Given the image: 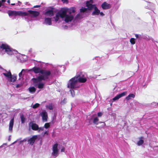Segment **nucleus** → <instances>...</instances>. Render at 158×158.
I'll return each mask as SVG.
<instances>
[{
	"instance_id": "obj_38",
	"label": "nucleus",
	"mask_w": 158,
	"mask_h": 158,
	"mask_svg": "<svg viewBox=\"0 0 158 158\" xmlns=\"http://www.w3.org/2000/svg\"><path fill=\"white\" fill-rule=\"evenodd\" d=\"M23 85L22 84H18L16 85V87L17 88L21 87Z\"/></svg>"
},
{
	"instance_id": "obj_41",
	"label": "nucleus",
	"mask_w": 158,
	"mask_h": 158,
	"mask_svg": "<svg viewBox=\"0 0 158 158\" xmlns=\"http://www.w3.org/2000/svg\"><path fill=\"white\" fill-rule=\"evenodd\" d=\"M40 7V5H35L34 6V7L35 8H38Z\"/></svg>"
},
{
	"instance_id": "obj_24",
	"label": "nucleus",
	"mask_w": 158,
	"mask_h": 158,
	"mask_svg": "<svg viewBox=\"0 0 158 158\" xmlns=\"http://www.w3.org/2000/svg\"><path fill=\"white\" fill-rule=\"evenodd\" d=\"M44 83L40 82L38 85V88L40 89H42L44 87Z\"/></svg>"
},
{
	"instance_id": "obj_16",
	"label": "nucleus",
	"mask_w": 158,
	"mask_h": 158,
	"mask_svg": "<svg viewBox=\"0 0 158 158\" xmlns=\"http://www.w3.org/2000/svg\"><path fill=\"white\" fill-rule=\"evenodd\" d=\"M44 14L46 15L52 17L54 15V11L52 10H49L46 11Z\"/></svg>"
},
{
	"instance_id": "obj_23",
	"label": "nucleus",
	"mask_w": 158,
	"mask_h": 158,
	"mask_svg": "<svg viewBox=\"0 0 158 158\" xmlns=\"http://www.w3.org/2000/svg\"><path fill=\"white\" fill-rule=\"evenodd\" d=\"M135 95L134 94H129L127 97L126 98V99L127 100H128L130 99L131 98H135Z\"/></svg>"
},
{
	"instance_id": "obj_46",
	"label": "nucleus",
	"mask_w": 158,
	"mask_h": 158,
	"mask_svg": "<svg viewBox=\"0 0 158 158\" xmlns=\"http://www.w3.org/2000/svg\"><path fill=\"white\" fill-rule=\"evenodd\" d=\"M135 37L136 38H139V36L137 34H135Z\"/></svg>"
},
{
	"instance_id": "obj_52",
	"label": "nucleus",
	"mask_w": 158,
	"mask_h": 158,
	"mask_svg": "<svg viewBox=\"0 0 158 158\" xmlns=\"http://www.w3.org/2000/svg\"><path fill=\"white\" fill-rule=\"evenodd\" d=\"M11 5L14 6V5H15V3H11Z\"/></svg>"
},
{
	"instance_id": "obj_19",
	"label": "nucleus",
	"mask_w": 158,
	"mask_h": 158,
	"mask_svg": "<svg viewBox=\"0 0 158 158\" xmlns=\"http://www.w3.org/2000/svg\"><path fill=\"white\" fill-rule=\"evenodd\" d=\"M14 118H12L10 121L9 123V130L11 131H12L13 127L14 125Z\"/></svg>"
},
{
	"instance_id": "obj_50",
	"label": "nucleus",
	"mask_w": 158,
	"mask_h": 158,
	"mask_svg": "<svg viewBox=\"0 0 158 158\" xmlns=\"http://www.w3.org/2000/svg\"><path fill=\"white\" fill-rule=\"evenodd\" d=\"M18 2L19 3V5L20 6L21 4V2L19 1H18Z\"/></svg>"
},
{
	"instance_id": "obj_39",
	"label": "nucleus",
	"mask_w": 158,
	"mask_h": 158,
	"mask_svg": "<svg viewBox=\"0 0 158 158\" xmlns=\"http://www.w3.org/2000/svg\"><path fill=\"white\" fill-rule=\"evenodd\" d=\"M102 113H101V112H99L98 113V117H101V116H102Z\"/></svg>"
},
{
	"instance_id": "obj_43",
	"label": "nucleus",
	"mask_w": 158,
	"mask_h": 158,
	"mask_svg": "<svg viewBox=\"0 0 158 158\" xmlns=\"http://www.w3.org/2000/svg\"><path fill=\"white\" fill-rule=\"evenodd\" d=\"M48 131H45L44 133V135H48Z\"/></svg>"
},
{
	"instance_id": "obj_55",
	"label": "nucleus",
	"mask_w": 158,
	"mask_h": 158,
	"mask_svg": "<svg viewBox=\"0 0 158 158\" xmlns=\"http://www.w3.org/2000/svg\"><path fill=\"white\" fill-rule=\"evenodd\" d=\"M53 135H52V136H53Z\"/></svg>"
},
{
	"instance_id": "obj_44",
	"label": "nucleus",
	"mask_w": 158,
	"mask_h": 158,
	"mask_svg": "<svg viewBox=\"0 0 158 158\" xmlns=\"http://www.w3.org/2000/svg\"><path fill=\"white\" fill-rule=\"evenodd\" d=\"M100 15L102 16H103L104 15V14H103V13L102 12H100V13H99Z\"/></svg>"
},
{
	"instance_id": "obj_47",
	"label": "nucleus",
	"mask_w": 158,
	"mask_h": 158,
	"mask_svg": "<svg viewBox=\"0 0 158 158\" xmlns=\"http://www.w3.org/2000/svg\"><path fill=\"white\" fill-rule=\"evenodd\" d=\"M89 1H90V3L92 4L93 3V0H90Z\"/></svg>"
},
{
	"instance_id": "obj_40",
	"label": "nucleus",
	"mask_w": 158,
	"mask_h": 158,
	"mask_svg": "<svg viewBox=\"0 0 158 158\" xmlns=\"http://www.w3.org/2000/svg\"><path fill=\"white\" fill-rule=\"evenodd\" d=\"M38 130H39V131H42L44 130V128L43 127H39Z\"/></svg>"
},
{
	"instance_id": "obj_7",
	"label": "nucleus",
	"mask_w": 158,
	"mask_h": 158,
	"mask_svg": "<svg viewBox=\"0 0 158 158\" xmlns=\"http://www.w3.org/2000/svg\"><path fill=\"white\" fill-rule=\"evenodd\" d=\"M29 126L31 127V129L34 131H37L39 128L38 125L36 123H33L32 121L30 122Z\"/></svg>"
},
{
	"instance_id": "obj_25",
	"label": "nucleus",
	"mask_w": 158,
	"mask_h": 158,
	"mask_svg": "<svg viewBox=\"0 0 158 158\" xmlns=\"http://www.w3.org/2000/svg\"><path fill=\"white\" fill-rule=\"evenodd\" d=\"M30 92L32 93V92H35L36 91V89L34 87H30L28 88Z\"/></svg>"
},
{
	"instance_id": "obj_32",
	"label": "nucleus",
	"mask_w": 158,
	"mask_h": 158,
	"mask_svg": "<svg viewBox=\"0 0 158 158\" xmlns=\"http://www.w3.org/2000/svg\"><path fill=\"white\" fill-rule=\"evenodd\" d=\"M70 91L71 95L73 97H74L75 96V92L73 89L70 90Z\"/></svg>"
},
{
	"instance_id": "obj_53",
	"label": "nucleus",
	"mask_w": 158,
	"mask_h": 158,
	"mask_svg": "<svg viewBox=\"0 0 158 158\" xmlns=\"http://www.w3.org/2000/svg\"><path fill=\"white\" fill-rule=\"evenodd\" d=\"M23 141L26 142V139H24L23 140Z\"/></svg>"
},
{
	"instance_id": "obj_14",
	"label": "nucleus",
	"mask_w": 158,
	"mask_h": 158,
	"mask_svg": "<svg viewBox=\"0 0 158 158\" xmlns=\"http://www.w3.org/2000/svg\"><path fill=\"white\" fill-rule=\"evenodd\" d=\"M86 6L88 7V9L89 10H92L94 8L95 6L94 5H92L91 3H90V1H87L86 2Z\"/></svg>"
},
{
	"instance_id": "obj_45",
	"label": "nucleus",
	"mask_w": 158,
	"mask_h": 158,
	"mask_svg": "<svg viewBox=\"0 0 158 158\" xmlns=\"http://www.w3.org/2000/svg\"><path fill=\"white\" fill-rule=\"evenodd\" d=\"M100 123H103L104 124H103V125L102 126L103 127L106 125V124H105V123L104 122H100Z\"/></svg>"
},
{
	"instance_id": "obj_12",
	"label": "nucleus",
	"mask_w": 158,
	"mask_h": 158,
	"mask_svg": "<svg viewBox=\"0 0 158 158\" xmlns=\"http://www.w3.org/2000/svg\"><path fill=\"white\" fill-rule=\"evenodd\" d=\"M42 117L43 121L46 122L47 121L48 116V114L46 112L44 111L42 113Z\"/></svg>"
},
{
	"instance_id": "obj_17",
	"label": "nucleus",
	"mask_w": 158,
	"mask_h": 158,
	"mask_svg": "<svg viewBox=\"0 0 158 158\" xmlns=\"http://www.w3.org/2000/svg\"><path fill=\"white\" fill-rule=\"evenodd\" d=\"M8 13L9 16L13 15H18V11L10 10L8 11Z\"/></svg>"
},
{
	"instance_id": "obj_34",
	"label": "nucleus",
	"mask_w": 158,
	"mask_h": 158,
	"mask_svg": "<svg viewBox=\"0 0 158 158\" xmlns=\"http://www.w3.org/2000/svg\"><path fill=\"white\" fill-rule=\"evenodd\" d=\"M59 17H60L57 13H56V19H55V20L56 22L59 19Z\"/></svg>"
},
{
	"instance_id": "obj_31",
	"label": "nucleus",
	"mask_w": 158,
	"mask_h": 158,
	"mask_svg": "<svg viewBox=\"0 0 158 158\" xmlns=\"http://www.w3.org/2000/svg\"><path fill=\"white\" fill-rule=\"evenodd\" d=\"M40 106V104L38 103H36L33 105L32 108L34 109H35L38 107Z\"/></svg>"
},
{
	"instance_id": "obj_15",
	"label": "nucleus",
	"mask_w": 158,
	"mask_h": 158,
	"mask_svg": "<svg viewBox=\"0 0 158 158\" xmlns=\"http://www.w3.org/2000/svg\"><path fill=\"white\" fill-rule=\"evenodd\" d=\"M94 11L92 13V15H98L100 13V10L96 6L94 7Z\"/></svg>"
},
{
	"instance_id": "obj_37",
	"label": "nucleus",
	"mask_w": 158,
	"mask_h": 158,
	"mask_svg": "<svg viewBox=\"0 0 158 158\" xmlns=\"http://www.w3.org/2000/svg\"><path fill=\"white\" fill-rule=\"evenodd\" d=\"M25 70L24 69H22L21 71L19 73V75L20 77H21L22 75V72L23 71H24Z\"/></svg>"
},
{
	"instance_id": "obj_57",
	"label": "nucleus",
	"mask_w": 158,
	"mask_h": 158,
	"mask_svg": "<svg viewBox=\"0 0 158 158\" xmlns=\"http://www.w3.org/2000/svg\"><path fill=\"white\" fill-rule=\"evenodd\" d=\"M157 104H158V103H157Z\"/></svg>"
},
{
	"instance_id": "obj_33",
	"label": "nucleus",
	"mask_w": 158,
	"mask_h": 158,
	"mask_svg": "<svg viewBox=\"0 0 158 158\" xmlns=\"http://www.w3.org/2000/svg\"><path fill=\"white\" fill-rule=\"evenodd\" d=\"M48 108L50 110H52L53 109V106L52 104L51 103L49 104Z\"/></svg>"
},
{
	"instance_id": "obj_30",
	"label": "nucleus",
	"mask_w": 158,
	"mask_h": 158,
	"mask_svg": "<svg viewBox=\"0 0 158 158\" xmlns=\"http://www.w3.org/2000/svg\"><path fill=\"white\" fill-rule=\"evenodd\" d=\"M130 42L132 44H135V39L134 38H131L130 40Z\"/></svg>"
},
{
	"instance_id": "obj_35",
	"label": "nucleus",
	"mask_w": 158,
	"mask_h": 158,
	"mask_svg": "<svg viewBox=\"0 0 158 158\" xmlns=\"http://www.w3.org/2000/svg\"><path fill=\"white\" fill-rule=\"evenodd\" d=\"M66 100H67L66 98H64L63 99V100H62V101H61L60 102V103L61 104H64L66 102Z\"/></svg>"
},
{
	"instance_id": "obj_42",
	"label": "nucleus",
	"mask_w": 158,
	"mask_h": 158,
	"mask_svg": "<svg viewBox=\"0 0 158 158\" xmlns=\"http://www.w3.org/2000/svg\"><path fill=\"white\" fill-rule=\"evenodd\" d=\"M65 150V148L64 147H62V148L61 149V152H64Z\"/></svg>"
},
{
	"instance_id": "obj_28",
	"label": "nucleus",
	"mask_w": 158,
	"mask_h": 158,
	"mask_svg": "<svg viewBox=\"0 0 158 158\" xmlns=\"http://www.w3.org/2000/svg\"><path fill=\"white\" fill-rule=\"evenodd\" d=\"M50 127V124L49 123H46L44 125V127L47 129L49 127Z\"/></svg>"
},
{
	"instance_id": "obj_27",
	"label": "nucleus",
	"mask_w": 158,
	"mask_h": 158,
	"mask_svg": "<svg viewBox=\"0 0 158 158\" xmlns=\"http://www.w3.org/2000/svg\"><path fill=\"white\" fill-rule=\"evenodd\" d=\"M98 121H99L98 118L97 117H96L94 118V119L93 120V123L94 124L97 125L98 124Z\"/></svg>"
},
{
	"instance_id": "obj_26",
	"label": "nucleus",
	"mask_w": 158,
	"mask_h": 158,
	"mask_svg": "<svg viewBox=\"0 0 158 158\" xmlns=\"http://www.w3.org/2000/svg\"><path fill=\"white\" fill-rule=\"evenodd\" d=\"M21 121L22 123H24L25 122V118L23 114H22L20 116Z\"/></svg>"
},
{
	"instance_id": "obj_2",
	"label": "nucleus",
	"mask_w": 158,
	"mask_h": 158,
	"mask_svg": "<svg viewBox=\"0 0 158 158\" xmlns=\"http://www.w3.org/2000/svg\"><path fill=\"white\" fill-rule=\"evenodd\" d=\"M77 78L78 77H74L70 79L68 84L67 87L72 89L76 88V85L77 82Z\"/></svg>"
},
{
	"instance_id": "obj_1",
	"label": "nucleus",
	"mask_w": 158,
	"mask_h": 158,
	"mask_svg": "<svg viewBox=\"0 0 158 158\" xmlns=\"http://www.w3.org/2000/svg\"><path fill=\"white\" fill-rule=\"evenodd\" d=\"M32 70L35 73H41L42 75H39L36 78H33L32 79L33 82L35 85L36 86V84L38 81H41L42 80L45 81H49V76L51 74L50 71L44 69H41L40 67H34L32 68Z\"/></svg>"
},
{
	"instance_id": "obj_51",
	"label": "nucleus",
	"mask_w": 158,
	"mask_h": 158,
	"mask_svg": "<svg viewBox=\"0 0 158 158\" xmlns=\"http://www.w3.org/2000/svg\"><path fill=\"white\" fill-rule=\"evenodd\" d=\"M10 0H8L7 1V2L8 3H9V4H10Z\"/></svg>"
},
{
	"instance_id": "obj_29",
	"label": "nucleus",
	"mask_w": 158,
	"mask_h": 158,
	"mask_svg": "<svg viewBox=\"0 0 158 158\" xmlns=\"http://www.w3.org/2000/svg\"><path fill=\"white\" fill-rule=\"evenodd\" d=\"M87 9L85 7H82L80 9V11L81 12H85L86 11Z\"/></svg>"
},
{
	"instance_id": "obj_48",
	"label": "nucleus",
	"mask_w": 158,
	"mask_h": 158,
	"mask_svg": "<svg viewBox=\"0 0 158 158\" xmlns=\"http://www.w3.org/2000/svg\"><path fill=\"white\" fill-rule=\"evenodd\" d=\"M6 1V0H2V2H4Z\"/></svg>"
},
{
	"instance_id": "obj_22",
	"label": "nucleus",
	"mask_w": 158,
	"mask_h": 158,
	"mask_svg": "<svg viewBox=\"0 0 158 158\" xmlns=\"http://www.w3.org/2000/svg\"><path fill=\"white\" fill-rule=\"evenodd\" d=\"M77 77V81H78L80 82L84 83L86 81V79L85 78H81V77Z\"/></svg>"
},
{
	"instance_id": "obj_36",
	"label": "nucleus",
	"mask_w": 158,
	"mask_h": 158,
	"mask_svg": "<svg viewBox=\"0 0 158 158\" xmlns=\"http://www.w3.org/2000/svg\"><path fill=\"white\" fill-rule=\"evenodd\" d=\"M75 12V10L74 9V8L73 7L71 9V11L69 12V14H71L72 13H73Z\"/></svg>"
},
{
	"instance_id": "obj_18",
	"label": "nucleus",
	"mask_w": 158,
	"mask_h": 158,
	"mask_svg": "<svg viewBox=\"0 0 158 158\" xmlns=\"http://www.w3.org/2000/svg\"><path fill=\"white\" fill-rule=\"evenodd\" d=\"M29 15V12H23L21 11H18V15H20L22 16H25Z\"/></svg>"
},
{
	"instance_id": "obj_21",
	"label": "nucleus",
	"mask_w": 158,
	"mask_h": 158,
	"mask_svg": "<svg viewBox=\"0 0 158 158\" xmlns=\"http://www.w3.org/2000/svg\"><path fill=\"white\" fill-rule=\"evenodd\" d=\"M143 139V136H141L139 138V139L140 140L138 141L137 143L138 145H141L143 143L144 141Z\"/></svg>"
},
{
	"instance_id": "obj_13",
	"label": "nucleus",
	"mask_w": 158,
	"mask_h": 158,
	"mask_svg": "<svg viewBox=\"0 0 158 158\" xmlns=\"http://www.w3.org/2000/svg\"><path fill=\"white\" fill-rule=\"evenodd\" d=\"M65 17L64 20L66 23H68L69 22H71L73 18V16L72 15H66Z\"/></svg>"
},
{
	"instance_id": "obj_56",
	"label": "nucleus",
	"mask_w": 158,
	"mask_h": 158,
	"mask_svg": "<svg viewBox=\"0 0 158 158\" xmlns=\"http://www.w3.org/2000/svg\"><path fill=\"white\" fill-rule=\"evenodd\" d=\"M53 135H52V136H53Z\"/></svg>"
},
{
	"instance_id": "obj_54",
	"label": "nucleus",
	"mask_w": 158,
	"mask_h": 158,
	"mask_svg": "<svg viewBox=\"0 0 158 158\" xmlns=\"http://www.w3.org/2000/svg\"><path fill=\"white\" fill-rule=\"evenodd\" d=\"M68 0H64V2H65V1H67Z\"/></svg>"
},
{
	"instance_id": "obj_8",
	"label": "nucleus",
	"mask_w": 158,
	"mask_h": 158,
	"mask_svg": "<svg viewBox=\"0 0 158 158\" xmlns=\"http://www.w3.org/2000/svg\"><path fill=\"white\" fill-rule=\"evenodd\" d=\"M101 7L104 10H107L111 7V5L110 4L105 2L102 4Z\"/></svg>"
},
{
	"instance_id": "obj_10",
	"label": "nucleus",
	"mask_w": 158,
	"mask_h": 158,
	"mask_svg": "<svg viewBox=\"0 0 158 158\" xmlns=\"http://www.w3.org/2000/svg\"><path fill=\"white\" fill-rule=\"evenodd\" d=\"M28 12L29 13V15H32L33 17H36L39 16L40 15V13L37 11H33L32 10H28Z\"/></svg>"
},
{
	"instance_id": "obj_49",
	"label": "nucleus",
	"mask_w": 158,
	"mask_h": 158,
	"mask_svg": "<svg viewBox=\"0 0 158 158\" xmlns=\"http://www.w3.org/2000/svg\"><path fill=\"white\" fill-rule=\"evenodd\" d=\"M2 5V4L1 1H0V7Z\"/></svg>"
},
{
	"instance_id": "obj_11",
	"label": "nucleus",
	"mask_w": 158,
	"mask_h": 158,
	"mask_svg": "<svg viewBox=\"0 0 158 158\" xmlns=\"http://www.w3.org/2000/svg\"><path fill=\"white\" fill-rule=\"evenodd\" d=\"M57 13L60 17L62 18L65 17L67 15V11L65 10H63L61 11L58 12Z\"/></svg>"
},
{
	"instance_id": "obj_6",
	"label": "nucleus",
	"mask_w": 158,
	"mask_h": 158,
	"mask_svg": "<svg viewBox=\"0 0 158 158\" xmlns=\"http://www.w3.org/2000/svg\"><path fill=\"white\" fill-rule=\"evenodd\" d=\"M37 135H34L32 136V137L28 140L27 142L31 146L33 145L35 140L37 139Z\"/></svg>"
},
{
	"instance_id": "obj_3",
	"label": "nucleus",
	"mask_w": 158,
	"mask_h": 158,
	"mask_svg": "<svg viewBox=\"0 0 158 158\" xmlns=\"http://www.w3.org/2000/svg\"><path fill=\"white\" fill-rule=\"evenodd\" d=\"M4 75L10 78L9 81L10 82H14L16 81L17 78L15 75H12L11 72L9 71L6 73H3Z\"/></svg>"
},
{
	"instance_id": "obj_5",
	"label": "nucleus",
	"mask_w": 158,
	"mask_h": 158,
	"mask_svg": "<svg viewBox=\"0 0 158 158\" xmlns=\"http://www.w3.org/2000/svg\"><path fill=\"white\" fill-rule=\"evenodd\" d=\"M58 144L56 143L54 144L52 148L53 152H52V154L56 157L57 156L58 153Z\"/></svg>"
},
{
	"instance_id": "obj_9",
	"label": "nucleus",
	"mask_w": 158,
	"mask_h": 158,
	"mask_svg": "<svg viewBox=\"0 0 158 158\" xmlns=\"http://www.w3.org/2000/svg\"><path fill=\"white\" fill-rule=\"evenodd\" d=\"M126 94V92H123L122 93L120 94L117 95L116 96H115L114 98H113V101H115L116 100L118 99L119 98L124 96Z\"/></svg>"
},
{
	"instance_id": "obj_20",
	"label": "nucleus",
	"mask_w": 158,
	"mask_h": 158,
	"mask_svg": "<svg viewBox=\"0 0 158 158\" xmlns=\"http://www.w3.org/2000/svg\"><path fill=\"white\" fill-rule=\"evenodd\" d=\"M45 22L46 24H47L49 25H52V20L51 19V18H45Z\"/></svg>"
},
{
	"instance_id": "obj_4",
	"label": "nucleus",
	"mask_w": 158,
	"mask_h": 158,
	"mask_svg": "<svg viewBox=\"0 0 158 158\" xmlns=\"http://www.w3.org/2000/svg\"><path fill=\"white\" fill-rule=\"evenodd\" d=\"M0 48L3 50H5V52L9 55H11L13 53L12 49L7 44H2Z\"/></svg>"
}]
</instances>
